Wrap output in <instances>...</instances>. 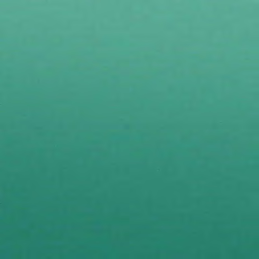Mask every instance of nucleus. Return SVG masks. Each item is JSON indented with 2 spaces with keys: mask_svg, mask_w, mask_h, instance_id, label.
<instances>
[{
  "mask_svg": "<svg viewBox=\"0 0 259 259\" xmlns=\"http://www.w3.org/2000/svg\"><path fill=\"white\" fill-rule=\"evenodd\" d=\"M155 101L153 98H147L141 101L140 104L145 107H149L155 104Z\"/></svg>",
  "mask_w": 259,
  "mask_h": 259,
  "instance_id": "f257e3e1",
  "label": "nucleus"
},
{
  "mask_svg": "<svg viewBox=\"0 0 259 259\" xmlns=\"http://www.w3.org/2000/svg\"><path fill=\"white\" fill-rule=\"evenodd\" d=\"M160 130H161V126H160V122H159V139L160 138Z\"/></svg>",
  "mask_w": 259,
  "mask_h": 259,
  "instance_id": "f03ea898",
  "label": "nucleus"
},
{
  "mask_svg": "<svg viewBox=\"0 0 259 259\" xmlns=\"http://www.w3.org/2000/svg\"><path fill=\"white\" fill-rule=\"evenodd\" d=\"M160 105H161V103H159V107H160Z\"/></svg>",
  "mask_w": 259,
  "mask_h": 259,
  "instance_id": "7ed1b4c3",
  "label": "nucleus"
}]
</instances>
